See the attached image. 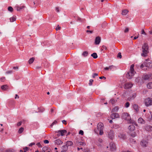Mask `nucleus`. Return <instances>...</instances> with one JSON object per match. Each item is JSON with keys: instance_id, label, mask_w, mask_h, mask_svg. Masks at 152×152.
I'll return each instance as SVG.
<instances>
[{"instance_id": "nucleus-10", "label": "nucleus", "mask_w": 152, "mask_h": 152, "mask_svg": "<svg viewBox=\"0 0 152 152\" xmlns=\"http://www.w3.org/2000/svg\"><path fill=\"white\" fill-rule=\"evenodd\" d=\"M140 144L143 147H146L147 146L148 142L145 140H142L141 141Z\"/></svg>"}, {"instance_id": "nucleus-49", "label": "nucleus", "mask_w": 152, "mask_h": 152, "mask_svg": "<svg viewBox=\"0 0 152 152\" xmlns=\"http://www.w3.org/2000/svg\"><path fill=\"white\" fill-rule=\"evenodd\" d=\"M5 77H2L1 78L0 80L1 81L4 82L5 80Z\"/></svg>"}, {"instance_id": "nucleus-33", "label": "nucleus", "mask_w": 152, "mask_h": 152, "mask_svg": "<svg viewBox=\"0 0 152 152\" xmlns=\"http://www.w3.org/2000/svg\"><path fill=\"white\" fill-rule=\"evenodd\" d=\"M24 7H25L24 6H23L22 7H17L16 10H17L18 11H20L21 9H23V8H24Z\"/></svg>"}, {"instance_id": "nucleus-20", "label": "nucleus", "mask_w": 152, "mask_h": 152, "mask_svg": "<svg viewBox=\"0 0 152 152\" xmlns=\"http://www.w3.org/2000/svg\"><path fill=\"white\" fill-rule=\"evenodd\" d=\"M128 129L131 131L132 132L134 130L135 127L134 125H131L129 126Z\"/></svg>"}, {"instance_id": "nucleus-3", "label": "nucleus", "mask_w": 152, "mask_h": 152, "mask_svg": "<svg viewBox=\"0 0 152 152\" xmlns=\"http://www.w3.org/2000/svg\"><path fill=\"white\" fill-rule=\"evenodd\" d=\"M122 117L123 119L129 121L131 120L129 115L126 113H124L122 114Z\"/></svg>"}, {"instance_id": "nucleus-27", "label": "nucleus", "mask_w": 152, "mask_h": 152, "mask_svg": "<svg viewBox=\"0 0 152 152\" xmlns=\"http://www.w3.org/2000/svg\"><path fill=\"white\" fill-rule=\"evenodd\" d=\"M118 137L120 138L124 139L126 138V136L125 134H120L118 135Z\"/></svg>"}, {"instance_id": "nucleus-46", "label": "nucleus", "mask_w": 152, "mask_h": 152, "mask_svg": "<svg viewBox=\"0 0 152 152\" xmlns=\"http://www.w3.org/2000/svg\"><path fill=\"white\" fill-rule=\"evenodd\" d=\"M12 72V70H10L9 71H7L6 72V73L7 74H11Z\"/></svg>"}, {"instance_id": "nucleus-5", "label": "nucleus", "mask_w": 152, "mask_h": 152, "mask_svg": "<svg viewBox=\"0 0 152 152\" xmlns=\"http://www.w3.org/2000/svg\"><path fill=\"white\" fill-rule=\"evenodd\" d=\"M56 132L57 133L58 135L60 136V135L63 136L65 134H66L67 132V131L65 130H62L58 131Z\"/></svg>"}, {"instance_id": "nucleus-58", "label": "nucleus", "mask_w": 152, "mask_h": 152, "mask_svg": "<svg viewBox=\"0 0 152 152\" xmlns=\"http://www.w3.org/2000/svg\"><path fill=\"white\" fill-rule=\"evenodd\" d=\"M21 124H22V122H19L17 124V125L18 126H20L21 125Z\"/></svg>"}, {"instance_id": "nucleus-37", "label": "nucleus", "mask_w": 152, "mask_h": 152, "mask_svg": "<svg viewBox=\"0 0 152 152\" xmlns=\"http://www.w3.org/2000/svg\"><path fill=\"white\" fill-rule=\"evenodd\" d=\"M116 68L115 66L113 65L110 66L108 67V68H109V69H110V70H112V69H114V68Z\"/></svg>"}, {"instance_id": "nucleus-13", "label": "nucleus", "mask_w": 152, "mask_h": 152, "mask_svg": "<svg viewBox=\"0 0 152 152\" xmlns=\"http://www.w3.org/2000/svg\"><path fill=\"white\" fill-rule=\"evenodd\" d=\"M138 122L139 124H142L145 123V121L142 118H140L138 120Z\"/></svg>"}, {"instance_id": "nucleus-57", "label": "nucleus", "mask_w": 152, "mask_h": 152, "mask_svg": "<svg viewBox=\"0 0 152 152\" xmlns=\"http://www.w3.org/2000/svg\"><path fill=\"white\" fill-rule=\"evenodd\" d=\"M144 66H145L144 64V62L140 66V68H142Z\"/></svg>"}, {"instance_id": "nucleus-23", "label": "nucleus", "mask_w": 152, "mask_h": 152, "mask_svg": "<svg viewBox=\"0 0 152 152\" xmlns=\"http://www.w3.org/2000/svg\"><path fill=\"white\" fill-rule=\"evenodd\" d=\"M1 88L3 90L5 91L8 88V86L7 85H4L1 87Z\"/></svg>"}, {"instance_id": "nucleus-1", "label": "nucleus", "mask_w": 152, "mask_h": 152, "mask_svg": "<svg viewBox=\"0 0 152 152\" xmlns=\"http://www.w3.org/2000/svg\"><path fill=\"white\" fill-rule=\"evenodd\" d=\"M134 65L133 64L131 65L129 71L126 75L127 77L129 79H131L135 73V72L134 71Z\"/></svg>"}, {"instance_id": "nucleus-50", "label": "nucleus", "mask_w": 152, "mask_h": 152, "mask_svg": "<svg viewBox=\"0 0 152 152\" xmlns=\"http://www.w3.org/2000/svg\"><path fill=\"white\" fill-rule=\"evenodd\" d=\"M86 32L88 33V34H92L93 33L92 31H90L87 30L86 31Z\"/></svg>"}, {"instance_id": "nucleus-2", "label": "nucleus", "mask_w": 152, "mask_h": 152, "mask_svg": "<svg viewBox=\"0 0 152 152\" xmlns=\"http://www.w3.org/2000/svg\"><path fill=\"white\" fill-rule=\"evenodd\" d=\"M148 44L146 43H144L142 47V53L141 54V56H147L148 51Z\"/></svg>"}, {"instance_id": "nucleus-32", "label": "nucleus", "mask_w": 152, "mask_h": 152, "mask_svg": "<svg viewBox=\"0 0 152 152\" xmlns=\"http://www.w3.org/2000/svg\"><path fill=\"white\" fill-rule=\"evenodd\" d=\"M16 20V18L15 17H13L10 18V22H12Z\"/></svg>"}, {"instance_id": "nucleus-53", "label": "nucleus", "mask_w": 152, "mask_h": 152, "mask_svg": "<svg viewBox=\"0 0 152 152\" xmlns=\"http://www.w3.org/2000/svg\"><path fill=\"white\" fill-rule=\"evenodd\" d=\"M44 142L45 144H48L49 143V141L48 140H45L44 141Z\"/></svg>"}, {"instance_id": "nucleus-6", "label": "nucleus", "mask_w": 152, "mask_h": 152, "mask_svg": "<svg viewBox=\"0 0 152 152\" xmlns=\"http://www.w3.org/2000/svg\"><path fill=\"white\" fill-rule=\"evenodd\" d=\"M110 150L111 151H115L116 147L115 144L113 142H111L110 146Z\"/></svg>"}, {"instance_id": "nucleus-26", "label": "nucleus", "mask_w": 152, "mask_h": 152, "mask_svg": "<svg viewBox=\"0 0 152 152\" xmlns=\"http://www.w3.org/2000/svg\"><path fill=\"white\" fill-rule=\"evenodd\" d=\"M102 28H107V24L105 22H104L102 24Z\"/></svg>"}, {"instance_id": "nucleus-48", "label": "nucleus", "mask_w": 152, "mask_h": 152, "mask_svg": "<svg viewBox=\"0 0 152 152\" xmlns=\"http://www.w3.org/2000/svg\"><path fill=\"white\" fill-rule=\"evenodd\" d=\"M98 142L99 143H102L103 142V140L102 139L99 138L98 140Z\"/></svg>"}, {"instance_id": "nucleus-17", "label": "nucleus", "mask_w": 152, "mask_h": 152, "mask_svg": "<svg viewBox=\"0 0 152 152\" xmlns=\"http://www.w3.org/2000/svg\"><path fill=\"white\" fill-rule=\"evenodd\" d=\"M63 142L61 140L58 139L56 140L55 141V144L58 145H60L63 143Z\"/></svg>"}, {"instance_id": "nucleus-8", "label": "nucleus", "mask_w": 152, "mask_h": 152, "mask_svg": "<svg viewBox=\"0 0 152 152\" xmlns=\"http://www.w3.org/2000/svg\"><path fill=\"white\" fill-rule=\"evenodd\" d=\"M136 96V94L135 93L133 94L132 95H130L128 98L127 99L129 101H131L133 100Z\"/></svg>"}, {"instance_id": "nucleus-39", "label": "nucleus", "mask_w": 152, "mask_h": 152, "mask_svg": "<svg viewBox=\"0 0 152 152\" xmlns=\"http://www.w3.org/2000/svg\"><path fill=\"white\" fill-rule=\"evenodd\" d=\"M8 10L11 12H12L13 11V8L11 7H9L8 8Z\"/></svg>"}, {"instance_id": "nucleus-4", "label": "nucleus", "mask_w": 152, "mask_h": 152, "mask_svg": "<svg viewBox=\"0 0 152 152\" xmlns=\"http://www.w3.org/2000/svg\"><path fill=\"white\" fill-rule=\"evenodd\" d=\"M145 104L147 107L152 105V99L148 98L145 100Z\"/></svg>"}, {"instance_id": "nucleus-36", "label": "nucleus", "mask_w": 152, "mask_h": 152, "mask_svg": "<svg viewBox=\"0 0 152 152\" xmlns=\"http://www.w3.org/2000/svg\"><path fill=\"white\" fill-rule=\"evenodd\" d=\"M79 144L83 146H85L86 145V143L84 142H79Z\"/></svg>"}, {"instance_id": "nucleus-7", "label": "nucleus", "mask_w": 152, "mask_h": 152, "mask_svg": "<svg viewBox=\"0 0 152 152\" xmlns=\"http://www.w3.org/2000/svg\"><path fill=\"white\" fill-rule=\"evenodd\" d=\"M144 127L146 131L149 132H152V126L148 124H146Z\"/></svg>"}, {"instance_id": "nucleus-54", "label": "nucleus", "mask_w": 152, "mask_h": 152, "mask_svg": "<svg viewBox=\"0 0 152 152\" xmlns=\"http://www.w3.org/2000/svg\"><path fill=\"white\" fill-rule=\"evenodd\" d=\"M56 10L57 11V12H59V8L58 7H56Z\"/></svg>"}, {"instance_id": "nucleus-28", "label": "nucleus", "mask_w": 152, "mask_h": 152, "mask_svg": "<svg viewBox=\"0 0 152 152\" xmlns=\"http://www.w3.org/2000/svg\"><path fill=\"white\" fill-rule=\"evenodd\" d=\"M143 79L145 80L148 79L150 78V76L148 75H144L143 76Z\"/></svg>"}, {"instance_id": "nucleus-22", "label": "nucleus", "mask_w": 152, "mask_h": 152, "mask_svg": "<svg viewBox=\"0 0 152 152\" xmlns=\"http://www.w3.org/2000/svg\"><path fill=\"white\" fill-rule=\"evenodd\" d=\"M62 151H66L68 149L67 146L66 145H63L61 147Z\"/></svg>"}, {"instance_id": "nucleus-63", "label": "nucleus", "mask_w": 152, "mask_h": 152, "mask_svg": "<svg viewBox=\"0 0 152 152\" xmlns=\"http://www.w3.org/2000/svg\"><path fill=\"white\" fill-rule=\"evenodd\" d=\"M13 69H18V66H14L13 67Z\"/></svg>"}, {"instance_id": "nucleus-62", "label": "nucleus", "mask_w": 152, "mask_h": 152, "mask_svg": "<svg viewBox=\"0 0 152 152\" xmlns=\"http://www.w3.org/2000/svg\"><path fill=\"white\" fill-rule=\"evenodd\" d=\"M124 31L125 33H127L129 31V29H125Z\"/></svg>"}, {"instance_id": "nucleus-40", "label": "nucleus", "mask_w": 152, "mask_h": 152, "mask_svg": "<svg viewBox=\"0 0 152 152\" xmlns=\"http://www.w3.org/2000/svg\"><path fill=\"white\" fill-rule=\"evenodd\" d=\"M130 104L129 102H127L125 103V107L126 108H128L129 107Z\"/></svg>"}, {"instance_id": "nucleus-59", "label": "nucleus", "mask_w": 152, "mask_h": 152, "mask_svg": "<svg viewBox=\"0 0 152 152\" xmlns=\"http://www.w3.org/2000/svg\"><path fill=\"white\" fill-rule=\"evenodd\" d=\"M62 122L65 124H66V121L65 120H63L62 121Z\"/></svg>"}, {"instance_id": "nucleus-60", "label": "nucleus", "mask_w": 152, "mask_h": 152, "mask_svg": "<svg viewBox=\"0 0 152 152\" xmlns=\"http://www.w3.org/2000/svg\"><path fill=\"white\" fill-rule=\"evenodd\" d=\"M19 98V96H18V95L17 94L15 95V99H16L17 98L18 99Z\"/></svg>"}, {"instance_id": "nucleus-31", "label": "nucleus", "mask_w": 152, "mask_h": 152, "mask_svg": "<svg viewBox=\"0 0 152 152\" xmlns=\"http://www.w3.org/2000/svg\"><path fill=\"white\" fill-rule=\"evenodd\" d=\"M77 21L79 22H84V21H85V19H81V18L79 17H78Z\"/></svg>"}, {"instance_id": "nucleus-9", "label": "nucleus", "mask_w": 152, "mask_h": 152, "mask_svg": "<svg viewBox=\"0 0 152 152\" xmlns=\"http://www.w3.org/2000/svg\"><path fill=\"white\" fill-rule=\"evenodd\" d=\"M144 64L146 67L152 68V62L151 61L148 62H144Z\"/></svg>"}, {"instance_id": "nucleus-64", "label": "nucleus", "mask_w": 152, "mask_h": 152, "mask_svg": "<svg viewBox=\"0 0 152 152\" xmlns=\"http://www.w3.org/2000/svg\"><path fill=\"white\" fill-rule=\"evenodd\" d=\"M82 151H84V152H88V150H86L85 149H82Z\"/></svg>"}, {"instance_id": "nucleus-29", "label": "nucleus", "mask_w": 152, "mask_h": 152, "mask_svg": "<svg viewBox=\"0 0 152 152\" xmlns=\"http://www.w3.org/2000/svg\"><path fill=\"white\" fill-rule=\"evenodd\" d=\"M34 58L32 57L28 61V62L29 64H32L34 61Z\"/></svg>"}, {"instance_id": "nucleus-44", "label": "nucleus", "mask_w": 152, "mask_h": 152, "mask_svg": "<svg viewBox=\"0 0 152 152\" xmlns=\"http://www.w3.org/2000/svg\"><path fill=\"white\" fill-rule=\"evenodd\" d=\"M93 80L92 79H91L89 80V86H91L92 85V83L93 82Z\"/></svg>"}, {"instance_id": "nucleus-61", "label": "nucleus", "mask_w": 152, "mask_h": 152, "mask_svg": "<svg viewBox=\"0 0 152 152\" xmlns=\"http://www.w3.org/2000/svg\"><path fill=\"white\" fill-rule=\"evenodd\" d=\"M35 144V143L34 142L31 143L29 145V146H31L32 145H34Z\"/></svg>"}, {"instance_id": "nucleus-24", "label": "nucleus", "mask_w": 152, "mask_h": 152, "mask_svg": "<svg viewBox=\"0 0 152 152\" xmlns=\"http://www.w3.org/2000/svg\"><path fill=\"white\" fill-rule=\"evenodd\" d=\"M119 109V108L117 106L115 107L113 109H112V112H117L118 111Z\"/></svg>"}, {"instance_id": "nucleus-38", "label": "nucleus", "mask_w": 152, "mask_h": 152, "mask_svg": "<svg viewBox=\"0 0 152 152\" xmlns=\"http://www.w3.org/2000/svg\"><path fill=\"white\" fill-rule=\"evenodd\" d=\"M116 101V100L115 99H112L110 100V102L112 104H113Z\"/></svg>"}, {"instance_id": "nucleus-18", "label": "nucleus", "mask_w": 152, "mask_h": 152, "mask_svg": "<svg viewBox=\"0 0 152 152\" xmlns=\"http://www.w3.org/2000/svg\"><path fill=\"white\" fill-rule=\"evenodd\" d=\"M133 109L136 111L137 112H138L139 110L138 106L137 105L134 104L133 105Z\"/></svg>"}, {"instance_id": "nucleus-47", "label": "nucleus", "mask_w": 152, "mask_h": 152, "mask_svg": "<svg viewBox=\"0 0 152 152\" xmlns=\"http://www.w3.org/2000/svg\"><path fill=\"white\" fill-rule=\"evenodd\" d=\"M79 133L81 135H83L84 134V132L83 131L80 130L79 132Z\"/></svg>"}, {"instance_id": "nucleus-12", "label": "nucleus", "mask_w": 152, "mask_h": 152, "mask_svg": "<svg viewBox=\"0 0 152 152\" xmlns=\"http://www.w3.org/2000/svg\"><path fill=\"white\" fill-rule=\"evenodd\" d=\"M110 117L113 119L115 118H119V115L117 113H114L111 115Z\"/></svg>"}, {"instance_id": "nucleus-16", "label": "nucleus", "mask_w": 152, "mask_h": 152, "mask_svg": "<svg viewBox=\"0 0 152 152\" xmlns=\"http://www.w3.org/2000/svg\"><path fill=\"white\" fill-rule=\"evenodd\" d=\"M101 41V38L99 37H96L95 39V44L96 45H98L99 44Z\"/></svg>"}, {"instance_id": "nucleus-14", "label": "nucleus", "mask_w": 152, "mask_h": 152, "mask_svg": "<svg viewBox=\"0 0 152 152\" xmlns=\"http://www.w3.org/2000/svg\"><path fill=\"white\" fill-rule=\"evenodd\" d=\"M132 86V84L131 83H127L125 84L124 88L126 89L130 88Z\"/></svg>"}, {"instance_id": "nucleus-25", "label": "nucleus", "mask_w": 152, "mask_h": 152, "mask_svg": "<svg viewBox=\"0 0 152 152\" xmlns=\"http://www.w3.org/2000/svg\"><path fill=\"white\" fill-rule=\"evenodd\" d=\"M73 144V142L71 141H68L66 142V145L68 146H71Z\"/></svg>"}, {"instance_id": "nucleus-21", "label": "nucleus", "mask_w": 152, "mask_h": 152, "mask_svg": "<svg viewBox=\"0 0 152 152\" xmlns=\"http://www.w3.org/2000/svg\"><path fill=\"white\" fill-rule=\"evenodd\" d=\"M147 87L149 89L152 88V82H150L147 84Z\"/></svg>"}, {"instance_id": "nucleus-30", "label": "nucleus", "mask_w": 152, "mask_h": 152, "mask_svg": "<svg viewBox=\"0 0 152 152\" xmlns=\"http://www.w3.org/2000/svg\"><path fill=\"white\" fill-rule=\"evenodd\" d=\"M91 56L93 57L94 58H97V55L96 53H94L91 54Z\"/></svg>"}, {"instance_id": "nucleus-41", "label": "nucleus", "mask_w": 152, "mask_h": 152, "mask_svg": "<svg viewBox=\"0 0 152 152\" xmlns=\"http://www.w3.org/2000/svg\"><path fill=\"white\" fill-rule=\"evenodd\" d=\"M131 135L132 137H134L136 136L137 135L136 134L135 132H134L133 133L132 132L131 134Z\"/></svg>"}, {"instance_id": "nucleus-52", "label": "nucleus", "mask_w": 152, "mask_h": 152, "mask_svg": "<svg viewBox=\"0 0 152 152\" xmlns=\"http://www.w3.org/2000/svg\"><path fill=\"white\" fill-rule=\"evenodd\" d=\"M23 149H24V152H26L28 150V147H26L25 148H24Z\"/></svg>"}, {"instance_id": "nucleus-35", "label": "nucleus", "mask_w": 152, "mask_h": 152, "mask_svg": "<svg viewBox=\"0 0 152 152\" xmlns=\"http://www.w3.org/2000/svg\"><path fill=\"white\" fill-rule=\"evenodd\" d=\"M24 128L23 127H21L18 130V133L19 134L21 133L23 131Z\"/></svg>"}, {"instance_id": "nucleus-56", "label": "nucleus", "mask_w": 152, "mask_h": 152, "mask_svg": "<svg viewBox=\"0 0 152 152\" xmlns=\"http://www.w3.org/2000/svg\"><path fill=\"white\" fill-rule=\"evenodd\" d=\"M37 145L39 146V147L41 148L42 146L39 142H38L37 144Z\"/></svg>"}, {"instance_id": "nucleus-19", "label": "nucleus", "mask_w": 152, "mask_h": 152, "mask_svg": "<svg viewBox=\"0 0 152 152\" xmlns=\"http://www.w3.org/2000/svg\"><path fill=\"white\" fill-rule=\"evenodd\" d=\"M129 11L127 10H124L122 11V15H125Z\"/></svg>"}, {"instance_id": "nucleus-55", "label": "nucleus", "mask_w": 152, "mask_h": 152, "mask_svg": "<svg viewBox=\"0 0 152 152\" xmlns=\"http://www.w3.org/2000/svg\"><path fill=\"white\" fill-rule=\"evenodd\" d=\"M132 123L135 125L136 126H138V125L135 122H134V121H133V122H132Z\"/></svg>"}, {"instance_id": "nucleus-34", "label": "nucleus", "mask_w": 152, "mask_h": 152, "mask_svg": "<svg viewBox=\"0 0 152 152\" xmlns=\"http://www.w3.org/2000/svg\"><path fill=\"white\" fill-rule=\"evenodd\" d=\"M88 53L86 51L83 52L82 53V55L84 57H86L87 56Z\"/></svg>"}, {"instance_id": "nucleus-43", "label": "nucleus", "mask_w": 152, "mask_h": 152, "mask_svg": "<svg viewBox=\"0 0 152 152\" xmlns=\"http://www.w3.org/2000/svg\"><path fill=\"white\" fill-rule=\"evenodd\" d=\"M117 57L121 58H122V56L121 55V53L120 52L117 55Z\"/></svg>"}, {"instance_id": "nucleus-45", "label": "nucleus", "mask_w": 152, "mask_h": 152, "mask_svg": "<svg viewBox=\"0 0 152 152\" xmlns=\"http://www.w3.org/2000/svg\"><path fill=\"white\" fill-rule=\"evenodd\" d=\"M99 134L102 135L103 134V129L99 130Z\"/></svg>"}, {"instance_id": "nucleus-15", "label": "nucleus", "mask_w": 152, "mask_h": 152, "mask_svg": "<svg viewBox=\"0 0 152 152\" xmlns=\"http://www.w3.org/2000/svg\"><path fill=\"white\" fill-rule=\"evenodd\" d=\"M104 128L103 124L100 123H99L97 126V128L98 130H100L103 129Z\"/></svg>"}, {"instance_id": "nucleus-11", "label": "nucleus", "mask_w": 152, "mask_h": 152, "mask_svg": "<svg viewBox=\"0 0 152 152\" xmlns=\"http://www.w3.org/2000/svg\"><path fill=\"white\" fill-rule=\"evenodd\" d=\"M108 136L111 139H113L114 137V132L110 130L108 132Z\"/></svg>"}, {"instance_id": "nucleus-42", "label": "nucleus", "mask_w": 152, "mask_h": 152, "mask_svg": "<svg viewBox=\"0 0 152 152\" xmlns=\"http://www.w3.org/2000/svg\"><path fill=\"white\" fill-rule=\"evenodd\" d=\"M57 122L56 121H55L53 122L52 123V124L50 126L52 127L54 124H56L57 123Z\"/></svg>"}, {"instance_id": "nucleus-51", "label": "nucleus", "mask_w": 152, "mask_h": 152, "mask_svg": "<svg viewBox=\"0 0 152 152\" xmlns=\"http://www.w3.org/2000/svg\"><path fill=\"white\" fill-rule=\"evenodd\" d=\"M98 75V74L97 73H94L93 75L92 76V77L93 78H94L96 76H97Z\"/></svg>"}]
</instances>
